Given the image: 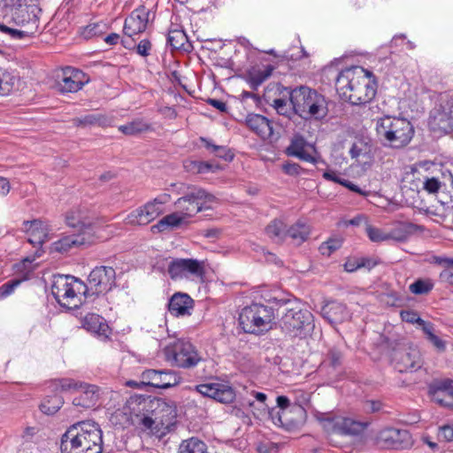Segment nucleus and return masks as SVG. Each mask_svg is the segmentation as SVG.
I'll use <instances>...</instances> for the list:
<instances>
[{
	"label": "nucleus",
	"mask_w": 453,
	"mask_h": 453,
	"mask_svg": "<svg viewBox=\"0 0 453 453\" xmlns=\"http://www.w3.org/2000/svg\"><path fill=\"white\" fill-rule=\"evenodd\" d=\"M133 422L143 430L157 434L175 423L176 408L165 400L152 396H135L129 402Z\"/></svg>",
	"instance_id": "obj_1"
},
{
	"label": "nucleus",
	"mask_w": 453,
	"mask_h": 453,
	"mask_svg": "<svg viewBox=\"0 0 453 453\" xmlns=\"http://www.w3.org/2000/svg\"><path fill=\"white\" fill-rule=\"evenodd\" d=\"M335 88L342 99L353 105H362L374 98L377 82L372 72L361 66H351L340 72Z\"/></svg>",
	"instance_id": "obj_2"
},
{
	"label": "nucleus",
	"mask_w": 453,
	"mask_h": 453,
	"mask_svg": "<svg viewBox=\"0 0 453 453\" xmlns=\"http://www.w3.org/2000/svg\"><path fill=\"white\" fill-rule=\"evenodd\" d=\"M62 453H102L103 432L93 421H81L71 426L62 435Z\"/></svg>",
	"instance_id": "obj_3"
},
{
	"label": "nucleus",
	"mask_w": 453,
	"mask_h": 453,
	"mask_svg": "<svg viewBox=\"0 0 453 453\" xmlns=\"http://www.w3.org/2000/svg\"><path fill=\"white\" fill-rule=\"evenodd\" d=\"M271 301L280 307L286 306L281 311L279 326L281 332L290 338L304 339L311 335L315 328L314 316L306 308H302L296 302L288 299L273 297Z\"/></svg>",
	"instance_id": "obj_4"
},
{
	"label": "nucleus",
	"mask_w": 453,
	"mask_h": 453,
	"mask_svg": "<svg viewBox=\"0 0 453 453\" xmlns=\"http://www.w3.org/2000/svg\"><path fill=\"white\" fill-rule=\"evenodd\" d=\"M289 96L294 112L302 119L322 120L328 114V105L326 97L315 89L307 86L295 88H284Z\"/></svg>",
	"instance_id": "obj_5"
},
{
	"label": "nucleus",
	"mask_w": 453,
	"mask_h": 453,
	"mask_svg": "<svg viewBox=\"0 0 453 453\" xmlns=\"http://www.w3.org/2000/svg\"><path fill=\"white\" fill-rule=\"evenodd\" d=\"M376 133L384 146L401 149L411 141L414 128L405 118L385 116L377 120Z\"/></svg>",
	"instance_id": "obj_6"
},
{
	"label": "nucleus",
	"mask_w": 453,
	"mask_h": 453,
	"mask_svg": "<svg viewBox=\"0 0 453 453\" xmlns=\"http://www.w3.org/2000/svg\"><path fill=\"white\" fill-rule=\"evenodd\" d=\"M273 307L253 303L244 307L239 314V325L247 334L261 335L273 329L275 324Z\"/></svg>",
	"instance_id": "obj_7"
},
{
	"label": "nucleus",
	"mask_w": 453,
	"mask_h": 453,
	"mask_svg": "<svg viewBox=\"0 0 453 453\" xmlns=\"http://www.w3.org/2000/svg\"><path fill=\"white\" fill-rule=\"evenodd\" d=\"M182 193V196L175 201L174 205L185 219L210 209L211 203L217 200L212 194L195 186L188 187L187 191Z\"/></svg>",
	"instance_id": "obj_8"
},
{
	"label": "nucleus",
	"mask_w": 453,
	"mask_h": 453,
	"mask_svg": "<svg viewBox=\"0 0 453 453\" xmlns=\"http://www.w3.org/2000/svg\"><path fill=\"white\" fill-rule=\"evenodd\" d=\"M165 360L183 369L196 367L203 357L196 348L184 339H178L169 343L164 349Z\"/></svg>",
	"instance_id": "obj_9"
},
{
	"label": "nucleus",
	"mask_w": 453,
	"mask_h": 453,
	"mask_svg": "<svg viewBox=\"0 0 453 453\" xmlns=\"http://www.w3.org/2000/svg\"><path fill=\"white\" fill-rule=\"evenodd\" d=\"M85 283L81 280L68 275H58L54 278L51 293L57 302L63 307L72 309L78 307L77 296L83 295Z\"/></svg>",
	"instance_id": "obj_10"
},
{
	"label": "nucleus",
	"mask_w": 453,
	"mask_h": 453,
	"mask_svg": "<svg viewBox=\"0 0 453 453\" xmlns=\"http://www.w3.org/2000/svg\"><path fill=\"white\" fill-rule=\"evenodd\" d=\"M317 420L331 434L358 435L364 431V425L351 418L336 416L332 412L315 413Z\"/></svg>",
	"instance_id": "obj_11"
},
{
	"label": "nucleus",
	"mask_w": 453,
	"mask_h": 453,
	"mask_svg": "<svg viewBox=\"0 0 453 453\" xmlns=\"http://www.w3.org/2000/svg\"><path fill=\"white\" fill-rule=\"evenodd\" d=\"M170 200L171 196L169 194H160L153 200L147 202L144 205L131 211L125 219V222L133 226L148 225L164 213V205Z\"/></svg>",
	"instance_id": "obj_12"
},
{
	"label": "nucleus",
	"mask_w": 453,
	"mask_h": 453,
	"mask_svg": "<svg viewBox=\"0 0 453 453\" xmlns=\"http://www.w3.org/2000/svg\"><path fill=\"white\" fill-rule=\"evenodd\" d=\"M115 280L116 273L111 266H96L88 275L83 295L85 297L105 295L115 286Z\"/></svg>",
	"instance_id": "obj_13"
},
{
	"label": "nucleus",
	"mask_w": 453,
	"mask_h": 453,
	"mask_svg": "<svg viewBox=\"0 0 453 453\" xmlns=\"http://www.w3.org/2000/svg\"><path fill=\"white\" fill-rule=\"evenodd\" d=\"M428 126L433 132H453V98L447 95L441 96L439 104L430 111Z\"/></svg>",
	"instance_id": "obj_14"
},
{
	"label": "nucleus",
	"mask_w": 453,
	"mask_h": 453,
	"mask_svg": "<svg viewBox=\"0 0 453 453\" xmlns=\"http://www.w3.org/2000/svg\"><path fill=\"white\" fill-rule=\"evenodd\" d=\"M30 1L31 4H27V0H19L18 5L12 10V20L16 26L34 35L39 27V14L42 10L34 0Z\"/></svg>",
	"instance_id": "obj_15"
},
{
	"label": "nucleus",
	"mask_w": 453,
	"mask_h": 453,
	"mask_svg": "<svg viewBox=\"0 0 453 453\" xmlns=\"http://www.w3.org/2000/svg\"><path fill=\"white\" fill-rule=\"evenodd\" d=\"M172 280L203 278L205 273L204 262L194 258H175L168 265Z\"/></svg>",
	"instance_id": "obj_16"
},
{
	"label": "nucleus",
	"mask_w": 453,
	"mask_h": 453,
	"mask_svg": "<svg viewBox=\"0 0 453 453\" xmlns=\"http://www.w3.org/2000/svg\"><path fill=\"white\" fill-rule=\"evenodd\" d=\"M180 380V376L175 371L147 369L141 373L140 384L165 389L178 385Z\"/></svg>",
	"instance_id": "obj_17"
},
{
	"label": "nucleus",
	"mask_w": 453,
	"mask_h": 453,
	"mask_svg": "<svg viewBox=\"0 0 453 453\" xmlns=\"http://www.w3.org/2000/svg\"><path fill=\"white\" fill-rule=\"evenodd\" d=\"M392 362L395 369L401 373L416 372L423 365L420 352L414 347L395 349Z\"/></svg>",
	"instance_id": "obj_18"
},
{
	"label": "nucleus",
	"mask_w": 453,
	"mask_h": 453,
	"mask_svg": "<svg viewBox=\"0 0 453 453\" xmlns=\"http://www.w3.org/2000/svg\"><path fill=\"white\" fill-rule=\"evenodd\" d=\"M286 154L314 165L319 163L326 164L317 153L315 147L309 144L304 137L300 134H296L291 139L289 145L286 149Z\"/></svg>",
	"instance_id": "obj_19"
},
{
	"label": "nucleus",
	"mask_w": 453,
	"mask_h": 453,
	"mask_svg": "<svg viewBox=\"0 0 453 453\" xmlns=\"http://www.w3.org/2000/svg\"><path fill=\"white\" fill-rule=\"evenodd\" d=\"M87 81L82 71L66 66L58 75L56 88L61 94L75 93L81 90Z\"/></svg>",
	"instance_id": "obj_20"
},
{
	"label": "nucleus",
	"mask_w": 453,
	"mask_h": 453,
	"mask_svg": "<svg viewBox=\"0 0 453 453\" xmlns=\"http://www.w3.org/2000/svg\"><path fill=\"white\" fill-rule=\"evenodd\" d=\"M380 441L388 449H403L410 448L413 440L411 434L406 429L388 427L380 431Z\"/></svg>",
	"instance_id": "obj_21"
},
{
	"label": "nucleus",
	"mask_w": 453,
	"mask_h": 453,
	"mask_svg": "<svg viewBox=\"0 0 453 453\" xmlns=\"http://www.w3.org/2000/svg\"><path fill=\"white\" fill-rule=\"evenodd\" d=\"M293 416L282 412L280 410L273 408L269 411V416L273 423L278 426L285 427L287 430L294 429L303 423L306 417V411L300 404L295 403L291 409Z\"/></svg>",
	"instance_id": "obj_22"
},
{
	"label": "nucleus",
	"mask_w": 453,
	"mask_h": 453,
	"mask_svg": "<svg viewBox=\"0 0 453 453\" xmlns=\"http://www.w3.org/2000/svg\"><path fill=\"white\" fill-rule=\"evenodd\" d=\"M150 16V12L144 6L134 10L124 23L123 32L127 39L143 33L147 28Z\"/></svg>",
	"instance_id": "obj_23"
},
{
	"label": "nucleus",
	"mask_w": 453,
	"mask_h": 453,
	"mask_svg": "<svg viewBox=\"0 0 453 453\" xmlns=\"http://www.w3.org/2000/svg\"><path fill=\"white\" fill-rule=\"evenodd\" d=\"M198 393L221 403H231L235 399L232 387L220 383L200 384L196 387Z\"/></svg>",
	"instance_id": "obj_24"
},
{
	"label": "nucleus",
	"mask_w": 453,
	"mask_h": 453,
	"mask_svg": "<svg viewBox=\"0 0 453 453\" xmlns=\"http://www.w3.org/2000/svg\"><path fill=\"white\" fill-rule=\"evenodd\" d=\"M94 242L95 236H90L87 234H73L70 235H65L61 239L52 243L51 250L58 253H66L73 249L90 245Z\"/></svg>",
	"instance_id": "obj_25"
},
{
	"label": "nucleus",
	"mask_w": 453,
	"mask_h": 453,
	"mask_svg": "<svg viewBox=\"0 0 453 453\" xmlns=\"http://www.w3.org/2000/svg\"><path fill=\"white\" fill-rule=\"evenodd\" d=\"M321 315L331 325L342 324L350 318L347 306L337 301H330L323 305Z\"/></svg>",
	"instance_id": "obj_26"
},
{
	"label": "nucleus",
	"mask_w": 453,
	"mask_h": 453,
	"mask_svg": "<svg viewBox=\"0 0 453 453\" xmlns=\"http://www.w3.org/2000/svg\"><path fill=\"white\" fill-rule=\"evenodd\" d=\"M245 123L252 132L263 140L269 139L273 134L272 121L261 114H248Z\"/></svg>",
	"instance_id": "obj_27"
},
{
	"label": "nucleus",
	"mask_w": 453,
	"mask_h": 453,
	"mask_svg": "<svg viewBox=\"0 0 453 453\" xmlns=\"http://www.w3.org/2000/svg\"><path fill=\"white\" fill-rule=\"evenodd\" d=\"M193 308V299L185 293L173 294L168 302V311L175 317L190 315Z\"/></svg>",
	"instance_id": "obj_28"
},
{
	"label": "nucleus",
	"mask_w": 453,
	"mask_h": 453,
	"mask_svg": "<svg viewBox=\"0 0 453 453\" xmlns=\"http://www.w3.org/2000/svg\"><path fill=\"white\" fill-rule=\"evenodd\" d=\"M24 226L28 234L27 241L34 246H42L45 242L48 241L50 229L49 226L45 222L40 219L25 221Z\"/></svg>",
	"instance_id": "obj_29"
},
{
	"label": "nucleus",
	"mask_w": 453,
	"mask_h": 453,
	"mask_svg": "<svg viewBox=\"0 0 453 453\" xmlns=\"http://www.w3.org/2000/svg\"><path fill=\"white\" fill-rule=\"evenodd\" d=\"M77 392H79L80 395L73 398V405L83 409H89L93 408L97 403L99 399V389L97 386L82 382L81 387Z\"/></svg>",
	"instance_id": "obj_30"
},
{
	"label": "nucleus",
	"mask_w": 453,
	"mask_h": 453,
	"mask_svg": "<svg viewBox=\"0 0 453 453\" xmlns=\"http://www.w3.org/2000/svg\"><path fill=\"white\" fill-rule=\"evenodd\" d=\"M82 327L99 337L108 338L110 327L106 320L95 313L87 314L81 321Z\"/></svg>",
	"instance_id": "obj_31"
},
{
	"label": "nucleus",
	"mask_w": 453,
	"mask_h": 453,
	"mask_svg": "<svg viewBox=\"0 0 453 453\" xmlns=\"http://www.w3.org/2000/svg\"><path fill=\"white\" fill-rule=\"evenodd\" d=\"M66 225L77 230V234H87L88 235L94 236V226L83 218L80 211H69L65 216Z\"/></svg>",
	"instance_id": "obj_32"
},
{
	"label": "nucleus",
	"mask_w": 453,
	"mask_h": 453,
	"mask_svg": "<svg viewBox=\"0 0 453 453\" xmlns=\"http://www.w3.org/2000/svg\"><path fill=\"white\" fill-rule=\"evenodd\" d=\"M185 219L184 216L179 211L173 212L162 218L156 225H153L151 231L152 233L164 232L168 228L178 227Z\"/></svg>",
	"instance_id": "obj_33"
},
{
	"label": "nucleus",
	"mask_w": 453,
	"mask_h": 453,
	"mask_svg": "<svg viewBox=\"0 0 453 453\" xmlns=\"http://www.w3.org/2000/svg\"><path fill=\"white\" fill-rule=\"evenodd\" d=\"M73 122L77 127H88V126H99V127H109L111 126L112 119L104 114H88L84 117L75 118Z\"/></svg>",
	"instance_id": "obj_34"
},
{
	"label": "nucleus",
	"mask_w": 453,
	"mask_h": 453,
	"mask_svg": "<svg viewBox=\"0 0 453 453\" xmlns=\"http://www.w3.org/2000/svg\"><path fill=\"white\" fill-rule=\"evenodd\" d=\"M310 233V226L301 220H298L287 229L286 234L287 236L300 244L308 239Z\"/></svg>",
	"instance_id": "obj_35"
},
{
	"label": "nucleus",
	"mask_w": 453,
	"mask_h": 453,
	"mask_svg": "<svg viewBox=\"0 0 453 453\" xmlns=\"http://www.w3.org/2000/svg\"><path fill=\"white\" fill-rule=\"evenodd\" d=\"M273 67L270 65L265 66L264 68H252L248 73V81L250 87L253 89H257L266 79H268L272 73Z\"/></svg>",
	"instance_id": "obj_36"
},
{
	"label": "nucleus",
	"mask_w": 453,
	"mask_h": 453,
	"mask_svg": "<svg viewBox=\"0 0 453 453\" xmlns=\"http://www.w3.org/2000/svg\"><path fill=\"white\" fill-rule=\"evenodd\" d=\"M150 129V124L142 119H136L119 127V130L126 135H137Z\"/></svg>",
	"instance_id": "obj_37"
},
{
	"label": "nucleus",
	"mask_w": 453,
	"mask_h": 453,
	"mask_svg": "<svg viewBox=\"0 0 453 453\" xmlns=\"http://www.w3.org/2000/svg\"><path fill=\"white\" fill-rule=\"evenodd\" d=\"M450 380H435L429 385L428 393L431 399L441 405V399L444 398L446 392L449 390Z\"/></svg>",
	"instance_id": "obj_38"
},
{
	"label": "nucleus",
	"mask_w": 453,
	"mask_h": 453,
	"mask_svg": "<svg viewBox=\"0 0 453 453\" xmlns=\"http://www.w3.org/2000/svg\"><path fill=\"white\" fill-rule=\"evenodd\" d=\"M178 453H208L206 444L196 437L184 440L179 446Z\"/></svg>",
	"instance_id": "obj_39"
},
{
	"label": "nucleus",
	"mask_w": 453,
	"mask_h": 453,
	"mask_svg": "<svg viewBox=\"0 0 453 453\" xmlns=\"http://www.w3.org/2000/svg\"><path fill=\"white\" fill-rule=\"evenodd\" d=\"M185 168L187 171L191 172L193 173H215L216 171L219 170L220 167L217 164H212L210 162H204V161H196V160H189L186 161L184 164Z\"/></svg>",
	"instance_id": "obj_40"
},
{
	"label": "nucleus",
	"mask_w": 453,
	"mask_h": 453,
	"mask_svg": "<svg viewBox=\"0 0 453 453\" xmlns=\"http://www.w3.org/2000/svg\"><path fill=\"white\" fill-rule=\"evenodd\" d=\"M82 382L71 378L56 379L50 383L53 390L61 392H77Z\"/></svg>",
	"instance_id": "obj_41"
},
{
	"label": "nucleus",
	"mask_w": 453,
	"mask_h": 453,
	"mask_svg": "<svg viewBox=\"0 0 453 453\" xmlns=\"http://www.w3.org/2000/svg\"><path fill=\"white\" fill-rule=\"evenodd\" d=\"M265 232L270 238L277 242H282L287 237L286 225L280 219L273 220L266 226Z\"/></svg>",
	"instance_id": "obj_42"
},
{
	"label": "nucleus",
	"mask_w": 453,
	"mask_h": 453,
	"mask_svg": "<svg viewBox=\"0 0 453 453\" xmlns=\"http://www.w3.org/2000/svg\"><path fill=\"white\" fill-rule=\"evenodd\" d=\"M63 403V398L58 395H54L42 401L40 410L47 415H53L62 407Z\"/></svg>",
	"instance_id": "obj_43"
},
{
	"label": "nucleus",
	"mask_w": 453,
	"mask_h": 453,
	"mask_svg": "<svg viewBox=\"0 0 453 453\" xmlns=\"http://www.w3.org/2000/svg\"><path fill=\"white\" fill-rule=\"evenodd\" d=\"M188 42V36L180 29L170 30L167 35V43L175 50H186L185 44Z\"/></svg>",
	"instance_id": "obj_44"
},
{
	"label": "nucleus",
	"mask_w": 453,
	"mask_h": 453,
	"mask_svg": "<svg viewBox=\"0 0 453 453\" xmlns=\"http://www.w3.org/2000/svg\"><path fill=\"white\" fill-rule=\"evenodd\" d=\"M121 44L128 50L136 49V52L142 57L149 56L151 49V43L147 39L142 40L137 45L134 44V39L133 38L122 39Z\"/></svg>",
	"instance_id": "obj_45"
},
{
	"label": "nucleus",
	"mask_w": 453,
	"mask_h": 453,
	"mask_svg": "<svg viewBox=\"0 0 453 453\" xmlns=\"http://www.w3.org/2000/svg\"><path fill=\"white\" fill-rule=\"evenodd\" d=\"M16 77L0 67V96L8 95L14 88Z\"/></svg>",
	"instance_id": "obj_46"
},
{
	"label": "nucleus",
	"mask_w": 453,
	"mask_h": 453,
	"mask_svg": "<svg viewBox=\"0 0 453 453\" xmlns=\"http://www.w3.org/2000/svg\"><path fill=\"white\" fill-rule=\"evenodd\" d=\"M108 29V27L106 23L104 22H97V23H91L88 25L87 27H83L81 35L88 40L93 37H99L105 34L106 30Z\"/></svg>",
	"instance_id": "obj_47"
},
{
	"label": "nucleus",
	"mask_w": 453,
	"mask_h": 453,
	"mask_svg": "<svg viewBox=\"0 0 453 453\" xmlns=\"http://www.w3.org/2000/svg\"><path fill=\"white\" fill-rule=\"evenodd\" d=\"M342 352L336 347L331 348L323 362L324 367L339 368L342 364Z\"/></svg>",
	"instance_id": "obj_48"
},
{
	"label": "nucleus",
	"mask_w": 453,
	"mask_h": 453,
	"mask_svg": "<svg viewBox=\"0 0 453 453\" xmlns=\"http://www.w3.org/2000/svg\"><path fill=\"white\" fill-rule=\"evenodd\" d=\"M422 331L426 334L427 341L431 342L438 351H445L446 342L434 334V326L433 323L430 322Z\"/></svg>",
	"instance_id": "obj_49"
},
{
	"label": "nucleus",
	"mask_w": 453,
	"mask_h": 453,
	"mask_svg": "<svg viewBox=\"0 0 453 453\" xmlns=\"http://www.w3.org/2000/svg\"><path fill=\"white\" fill-rule=\"evenodd\" d=\"M434 288V283L429 279H418L409 286V289L415 295L428 294Z\"/></svg>",
	"instance_id": "obj_50"
},
{
	"label": "nucleus",
	"mask_w": 453,
	"mask_h": 453,
	"mask_svg": "<svg viewBox=\"0 0 453 453\" xmlns=\"http://www.w3.org/2000/svg\"><path fill=\"white\" fill-rule=\"evenodd\" d=\"M342 245V239L340 237L330 238L319 246V251L323 256L330 257L335 250Z\"/></svg>",
	"instance_id": "obj_51"
},
{
	"label": "nucleus",
	"mask_w": 453,
	"mask_h": 453,
	"mask_svg": "<svg viewBox=\"0 0 453 453\" xmlns=\"http://www.w3.org/2000/svg\"><path fill=\"white\" fill-rule=\"evenodd\" d=\"M401 319L403 321L407 322L409 324H418L421 330L424 329L425 326H427L430 323L429 321H426L422 319L418 313L412 310L402 311L400 313Z\"/></svg>",
	"instance_id": "obj_52"
},
{
	"label": "nucleus",
	"mask_w": 453,
	"mask_h": 453,
	"mask_svg": "<svg viewBox=\"0 0 453 453\" xmlns=\"http://www.w3.org/2000/svg\"><path fill=\"white\" fill-rule=\"evenodd\" d=\"M365 233L372 242H380L390 240L388 233H385L381 229L374 227L370 224H366Z\"/></svg>",
	"instance_id": "obj_53"
},
{
	"label": "nucleus",
	"mask_w": 453,
	"mask_h": 453,
	"mask_svg": "<svg viewBox=\"0 0 453 453\" xmlns=\"http://www.w3.org/2000/svg\"><path fill=\"white\" fill-rule=\"evenodd\" d=\"M273 107L276 110L277 113L285 117H290L293 110V105H288L287 101L283 98H277L273 100Z\"/></svg>",
	"instance_id": "obj_54"
},
{
	"label": "nucleus",
	"mask_w": 453,
	"mask_h": 453,
	"mask_svg": "<svg viewBox=\"0 0 453 453\" xmlns=\"http://www.w3.org/2000/svg\"><path fill=\"white\" fill-rule=\"evenodd\" d=\"M411 226H402L398 228L394 229L389 234L390 240H394L396 242H404L408 239L410 234H411Z\"/></svg>",
	"instance_id": "obj_55"
},
{
	"label": "nucleus",
	"mask_w": 453,
	"mask_h": 453,
	"mask_svg": "<svg viewBox=\"0 0 453 453\" xmlns=\"http://www.w3.org/2000/svg\"><path fill=\"white\" fill-rule=\"evenodd\" d=\"M441 188V182L438 178L426 177L423 181V188L429 194H436Z\"/></svg>",
	"instance_id": "obj_56"
},
{
	"label": "nucleus",
	"mask_w": 453,
	"mask_h": 453,
	"mask_svg": "<svg viewBox=\"0 0 453 453\" xmlns=\"http://www.w3.org/2000/svg\"><path fill=\"white\" fill-rule=\"evenodd\" d=\"M21 280L14 279L7 281L0 287V298H5L13 293L14 289L20 285Z\"/></svg>",
	"instance_id": "obj_57"
},
{
	"label": "nucleus",
	"mask_w": 453,
	"mask_h": 453,
	"mask_svg": "<svg viewBox=\"0 0 453 453\" xmlns=\"http://www.w3.org/2000/svg\"><path fill=\"white\" fill-rule=\"evenodd\" d=\"M282 170L286 174L291 175V176H297V175H301L303 173H306V170H304L297 163L286 162L282 165Z\"/></svg>",
	"instance_id": "obj_58"
},
{
	"label": "nucleus",
	"mask_w": 453,
	"mask_h": 453,
	"mask_svg": "<svg viewBox=\"0 0 453 453\" xmlns=\"http://www.w3.org/2000/svg\"><path fill=\"white\" fill-rule=\"evenodd\" d=\"M278 410H280L282 412L293 416L292 408L294 404H290L289 399L285 395H280L276 399Z\"/></svg>",
	"instance_id": "obj_59"
},
{
	"label": "nucleus",
	"mask_w": 453,
	"mask_h": 453,
	"mask_svg": "<svg viewBox=\"0 0 453 453\" xmlns=\"http://www.w3.org/2000/svg\"><path fill=\"white\" fill-rule=\"evenodd\" d=\"M213 154L219 158L225 159L226 161H231L234 158V154L226 146L218 145V147L214 148Z\"/></svg>",
	"instance_id": "obj_60"
},
{
	"label": "nucleus",
	"mask_w": 453,
	"mask_h": 453,
	"mask_svg": "<svg viewBox=\"0 0 453 453\" xmlns=\"http://www.w3.org/2000/svg\"><path fill=\"white\" fill-rule=\"evenodd\" d=\"M438 437L446 441H453V425H445L441 426Z\"/></svg>",
	"instance_id": "obj_61"
},
{
	"label": "nucleus",
	"mask_w": 453,
	"mask_h": 453,
	"mask_svg": "<svg viewBox=\"0 0 453 453\" xmlns=\"http://www.w3.org/2000/svg\"><path fill=\"white\" fill-rule=\"evenodd\" d=\"M441 406L453 410V380H451L449 390L446 392L444 398L441 399Z\"/></svg>",
	"instance_id": "obj_62"
},
{
	"label": "nucleus",
	"mask_w": 453,
	"mask_h": 453,
	"mask_svg": "<svg viewBox=\"0 0 453 453\" xmlns=\"http://www.w3.org/2000/svg\"><path fill=\"white\" fill-rule=\"evenodd\" d=\"M9 35L12 39H21L33 35L30 31H27L21 27V29L11 28Z\"/></svg>",
	"instance_id": "obj_63"
},
{
	"label": "nucleus",
	"mask_w": 453,
	"mask_h": 453,
	"mask_svg": "<svg viewBox=\"0 0 453 453\" xmlns=\"http://www.w3.org/2000/svg\"><path fill=\"white\" fill-rule=\"evenodd\" d=\"M440 279L443 282H447L449 284L453 285V267H451V268H445L440 273Z\"/></svg>",
	"instance_id": "obj_64"
}]
</instances>
